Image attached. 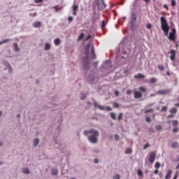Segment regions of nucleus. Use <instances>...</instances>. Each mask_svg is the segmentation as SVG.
Listing matches in <instances>:
<instances>
[{"label":"nucleus","mask_w":179,"mask_h":179,"mask_svg":"<svg viewBox=\"0 0 179 179\" xmlns=\"http://www.w3.org/2000/svg\"><path fill=\"white\" fill-rule=\"evenodd\" d=\"M137 174H138V176H140V177H142V176H143V173L142 172V171L141 169H138L137 171Z\"/></svg>","instance_id":"15"},{"label":"nucleus","mask_w":179,"mask_h":179,"mask_svg":"<svg viewBox=\"0 0 179 179\" xmlns=\"http://www.w3.org/2000/svg\"><path fill=\"white\" fill-rule=\"evenodd\" d=\"M83 99H85V96L83 98H82Z\"/></svg>","instance_id":"56"},{"label":"nucleus","mask_w":179,"mask_h":179,"mask_svg":"<svg viewBox=\"0 0 179 179\" xmlns=\"http://www.w3.org/2000/svg\"><path fill=\"white\" fill-rule=\"evenodd\" d=\"M171 174H173V171H172L171 170H169V171L166 172L165 178H166V179H170V177H171Z\"/></svg>","instance_id":"11"},{"label":"nucleus","mask_w":179,"mask_h":179,"mask_svg":"<svg viewBox=\"0 0 179 179\" xmlns=\"http://www.w3.org/2000/svg\"><path fill=\"white\" fill-rule=\"evenodd\" d=\"M131 90L127 91V94H131Z\"/></svg>","instance_id":"48"},{"label":"nucleus","mask_w":179,"mask_h":179,"mask_svg":"<svg viewBox=\"0 0 179 179\" xmlns=\"http://www.w3.org/2000/svg\"><path fill=\"white\" fill-rule=\"evenodd\" d=\"M52 174H53V176H57V174H58V170L57 169H53L52 171Z\"/></svg>","instance_id":"17"},{"label":"nucleus","mask_w":179,"mask_h":179,"mask_svg":"<svg viewBox=\"0 0 179 179\" xmlns=\"http://www.w3.org/2000/svg\"><path fill=\"white\" fill-rule=\"evenodd\" d=\"M78 5H76V4H74L73 6V15H74V16H76V11L78 10Z\"/></svg>","instance_id":"8"},{"label":"nucleus","mask_w":179,"mask_h":179,"mask_svg":"<svg viewBox=\"0 0 179 179\" xmlns=\"http://www.w3.org/2000/svg\"><path fill=\"white\" fill-rule=\"evenodd\" d=\"M146 28L148 29H152V24H150V23H148L146 24Z\"/></svg>","instance_id":"24"},{"label":"nucleus","mask_w":179,"mask_h":179,"mask_svg":"<svg viewBox=\"0 0 179 179\" xmlns=\"http://www.w3.org/2000/svg\"><path fill=\"white\" fill-rule=\"evenodd\" d=\"M34 27H40L41 26V22H36L33 24Z\"/></svg>","instance_id":"14"},{"label":"nucleus","mask_w":179,"mask_h":179,"mask_svg":"<svg viewBox=\"0 0 179 179\" xmlns=\"http://www.w3.org/2000/svg\"><path fill=\"white\" fill-rule=\"evenodd\" d=\"M14 48L15 51H17V44L14 43Z\"/></svg>","instance_id":"36"},{"label":"nucleus","mask_w":179,"mask_h":179,"mask_svg":"<svg viewBox=\"0 0 179 179\" xmlns=\"http://www.w3.org/2000/svg\"><path fill=\"white\" fill-rule=\"evenodd\" d=\"M1 115H2V113L1 112H0V117H1Z\"/></svg>","instance_id":"53"},{"label":"nucleus","mask_w":179,"mask_h":179,"mask_svg":"<svg viewBox=\"0 0 179 179\" xmlns=\"http://www.w3.org/2000/svg\"><path fill=\"white\" fill-rule=\"evenodd\" d=\"M134 97L136 99H140V97H142V94L138 91H136L134 92Z\"/></svg>","instance_id":"10"},{"label":"nucleus","mask_w":179,"mask_h":179,"mask_svg":"<svg viewBox=\"0 0 179 179\" xmlns=\"http://www.w3.org/2000/svg\"><path fill=\"white\" fill-rule=\"evenodd\" d=\"M171 113L172 114H176L177 113V109H176V108H173L172 110H171Z\"/></svg>","instance_id":"22"},{"label":"nucleus","mask_w":179,"mask_h":179,"mask_svg":"<svg viewBox=\"0 0 179 179\" xmlns=\"http://www.w3.org/2000/svg\"><path fill=\"white\" fill-rule=\"evenodd\" d=\"M131 152H132V150H131V148H127V149L126 150V151H125V153H126L127 155H128V154L131 153Z\"/></svg>","instance_id":"19"},{"label":"nucleus","mask_w":179,"mask_h":179,"mask_svg":"<svg viewBox=\"0 0 179 179\" xmlns=\"http://www.w3.org/2000/svg\"><path fill=\"white\" fill-rule=\"evenodd\" d=\"M106 110V111H111V108L108 106L105 108Z\"/></svg>","instance_id":"38"},{"label":"nucleus","mask_w":179,"mask_h":179,"mask_svg":"<svg viewBox=\"0 0 179 179\" xmlns=\"http://www.w3.org/2000/svg\"><path fill=\"white\" fill-rule=\"evenodd\" d=\"M160 167V163L157 162L155 163V169H159Z\"/></svg>","instance_id":"26"},{"label":"nucleus","mask_w":179,"mask_h":179,"mask_svg":"<svg viewBox=\"0 0 179 179\" xmlns=\"http://www.w3.org/2000/svg\"><path fill=\"white\" fill-rule=\"evenodd\" d=\"M173 125L176 127V125H178V122L177 120H175L173 122Z\"/></svg>","instance_id":"30"},{"label":"nucleus","mask_w":179,"mask_h":179,"mask_svg":"<svg viewBox=\"0 0 179 179\" xmlns=\"http://www.w3.org/2000/svg\"><path fill=\"white\" fill-rule=\"evenodd\" d=\"M171 5H172V6H176V1L172 0L171 1Z\"/></svg>","instance_id":"35"},{"label":"nucleus","mask_w":179,"mask_h":179,"mask_svg":"<svg viewBox=\"0 0 179 179\" xmlns=\"http://www.w3.org/2000/svg\"><path fill=\"white\" fill-rule=\"evenodd\" d=\"M50 48H51V45H50V44L48 43L45 44V50H50Z\"/></svg>","instance_id":"20"},{"label":"nucleus","mask_w":179,"mask_h":179,"mask_svg":"<svg viewBox=\"0 0 179 179\" xmlns=\"http://www.w3.org/2000/svg\"><path fill=\"white\" fill-rule=\"evenodd\" d=\"M113 106H114V107H115V108H118L120 107V106L117 103H114Z\"/></svg>","instance_id":"34"},{"label":"nucleus","mask_w":179,"mask_h":179,"mask_svg":"<svg viewBox=\"0 0 179 179\" xmlns=\"http://www.w3.org/2000/svg\"><path fill=\"white\" fill-rule=\"evenodd\" d=\"M166 110H167V106H164V107L162 108V111H166Z\"/></svg>","instance_id":"42"},{"label":"nucleus","mask_w":179,"mask_h":179,"mask_svg":"<svg viewBox=\"0 0 179 179\" xmlns=\"http://www.w3.org/2000/svg\"><path fill=\"white\" fill-rule=\"evenodd\" d=\"M110 117L113 120H115V113H110Z\"/></svg>","instance_id":"25"},{"label":"nucleus","mask_w":179,"mask_h":179,"mask_svg":"<svg viewBox=\"0 0 179 179\" xmlns=\"http://www.w3.org/2000/svg\"><path fill=\"white\" fill-rule=\"evenodd\" d=\"M149 0H145V2H148Z\"/></svg>","instance_id":"54"},{"label":"nucleus","mask_w":179,"mask_h":179,"mask_svg":"<svg viewBox=\"0 0 179 179\" xmlns=\"http://www.w3.org/2000/svg\"><path fill=\"white\" fill-rule=\"evenodd\" d=\"M73 20V18L72 17H69V22H72Z\"/></svg>","instance_id":"44"},{"label":"nucleus","mask_w":179,"mask_h":179,"mask_svg":"<svg viewBox=\"0 0 179 179\" xmlns=\"http://www.w3.org/2000/svg\"><path fill=\"white\" fill-rule=\"evenodd\" d=\"M123 115H124L122 113H120L119 116L117 117V120H122Z\"/></svg>","instance_id":"27"},{"label":"nucleus","mask_w":179,"mask_h":179,"mask_svg":"<svg viewBox=\"0 0 179 179\" xmlns=\"http://www.w3.org/2000/svg\"><path fill=\"white\" fill-rule=\"evenodd\" d=\"M135 1H138V0H135Z\"/></svg>","instance_id":"57"},{"label":"nucleus","mask_w":179,"mask_h":179,"mask_svg":"<svg viewBox=\"0 0 179 179\" xmlns=\"http://www.w3.org/2000/svg\"><path fill=\"white\" fill-rule=\"evenodd\" d=\"M105 26H106V22H104V21H102L101 29H104Z\"/></svg>","instance_id":"33"},{"label":"nucleus","mask_w":179,"mask_h":179,"mask_svg":"<svg viewBox=\"0 0 179 179\" xmlns=\"http://www.w3.org/2000/svg\"><path fill=\"white\" fill-rule=\"evenodd\" d=\"M85 135H87V134H91V136L89 137V141L92 142V143H96L97 142V136H99V131L96 130H91L90 131H84Z\"/></svg>","instance_id":"1"},{"label":"nucleus","mask_w":179,"mask_h":179,"mask_svg":"<svg viewBox=\"0 0 179 179\" xmlns=\"http://www.w3.org/2000/svg\"><path fill=\"white\" fill-rule=\"evenodd\" d=\"M178 175H179V172H178V171H176V172L175 173L174 177H175L176 178H178Z\"/></svg>","instance_id":"32"},{"label":"nucleus","mask_w":179,"mask_h":179,"mask_svg":"<svg viewBox=\"0 0 179 179\" xmlns=\"http://www.w3.org/2000/svg\"><path fill=\"white\" fill-rule=\"evenodd\" d=\"M35 3H41L43 2V0H34Z\"/></svg>","instance_id":"28"},{"label":"nucleus","mask_w":179,"mask_h":179,"mask_svg":"<svg viewBox=\"0 0 179 179\" xmlns=\"http://www.w3.org/2000/svg\"><path fill=\"white\" fill-rule=\"evenodd\" d=\"M94 163H99V160L94 159Z\"/></svg>","instance_id":"50"},{"label":"nucleus","mask_w":179,"mask_h":179,"mask_svg":"<svg viewBox=\"0 0 179 179\" xmlns=\"http://www.w3.org/2000/svg\"><path fill=\"white\" fill-rule=\"evenodd\" d=\"M170 54H171L170 59H171V61H174V59H176V50H171L170 51Z\"/></svg>","instance_id":"7"},{"label":"nucleus","mask_w":179,"mask_h":179,"mask_svg":"<svg viewBox=\"0 0 179 179\" xmlns=\"http://www.w3.org/2000/svg\"><path fill=\"white\" fill-rule=\"evenodd\" d=\"M135 79H144L145 76L143 74L141 73H138L136 76H134Z\"/></svg>","instance_id":"9"},{"label":"nucleus","mask_w":179,"mask_h":179,"mask_svg":"<svg viewBox=\"0 0 179 179\" xmlns=\"http://www.w3.org/2000/svg\"><path fill=\"white\" fill-rule=\"evenodd\" d=\"M176 30L174 29H172V31L169 34V39L171 40L172 41H174L176 40Z\"/></svg>","instance_id":"4"},{"label":"nucleus","mask_w":179,"mask_h":179,"mask_svg":"<svg viewBox=\"0 0 179 179\" xmlns=\"http://www.w3.org/2000/svg\"><path fill=\"white\" fill-rule=\"evenodd\" d=\"M177 146H178V144L177 143H174L173 145H172V148H177Z\"/></svg>","instance_id":"31"},{"label":"nucleus","mask_w":179,"mask_h":179,"mask_svg":"<svg viewBox=\"0 0 179 179\" xmlns=\"http://www.w3.org/2000/svg\"><path fill=\"white\" fill-rule=\"evenodd\" d=\"M85 53L89 58H93V57H94V50L93 49V46L87 45L85 48Z\"/></svg>","instance_id":"3"},{"label":"nucleus","mask_w":179,"mask_h":179,"mask_svg":"<svg viewBox=\"0 0 179 179\" xmlns=\"http://www.w3.org/2000/svg\"><path fill=\"white\" fill-rule=\"evenodd\" d=\"M157 173H159V171L157 169L155 170L154 174H157Z\"/></svg>","instance_id":"47"},{"label":"nucleus","mask_w":179,"mask_h":179,"mask_svg":"<svg viewBox=\"0 0 179 179\" xmlns=\"http://www.w3.org/2000/svg\"><path fill=\"white\" fill-rule=\"evenodd\" d=\"M38 139H37V138H36V139H34V145H35V146H37L38 145Z\"/></svg>","instance_id":"18"},{"label":"nucleus","mask_w":179,"mask_h":179,"mask_svg":"<svg viewBox=\"0 0 179 179\" xmlns=\"http://www.w3.org/2000/svg\"><path fill=\"white\" fill-rule=\"evenodd\" d=\"M60 43H61V40L59 38L55 39L54 44H55L56 45H59Z\"/></svg>","instance_id":"13"},{"label":"nucleus","mask_w":179,"mask_h":179,"mask_svg":"<svg viewBox=\"0 0 179 179\" xmlns=\"http://www.w3.org/2000/svg\"><path fill=\"white\" fill-rule=\"evenodd\" d=\"M113 179H120V175H116L113 177Z\"/></svg>","instance_id":"40"},{"label":"nucleus","mask_w":179,"mask_h":179,"mask_svg":"<svg viewBox=\"0 0 179 179\" xmlns=\"http://www.w3.org/2000/svg\"><path fill=\"white\" fill-rule=\"evenodd\" d=\"M173 132H178V129L177 128L173 129Z\"/></svg>","instance_id":"45"},{"label":"nucleus","mask_w":179,"mask_h":179,"mask_svg":"<svg viewBox=\"0 0 179 179\" xmlns=\"http://www.w3.org/2000/svg\"><path fill=\"white\" fill-rule=\"evenodd\" d=\"M173 179H177V178L173 177Z\"/></svg>","instance_id":"55"},{"label":"nucleus","mask_w":179,"mask_h":179,"mask_svg":"<svg viewBox=\"0 0 179 179\" xmlns=\"http://www.w3.org/2000/svg\"><path fill=\"white\" fill-rule=\"evenodd\" d=\"M22 173L24 174H29V169H22Z\"/></svg>","instance_id":"16"},{"label":"nucleus","mask_w":179,"mask_h":179,"mask_svg":"<svg viewBox=\"0 0 179 179\" xmlns=\"http://www.w3.org/2000/svg\"><path fill=\"white\" fill-rule=\"evenodd\" d=\"M161 27L163 30L165 36H169V30L170 27H169V24H167V21L163 17H161Z\"/></svg>","instance_id":"2"},{"label":"nucleus","mask_w":179,"mask_h":179,"mask_svg":"<svg viewBox=\"0 0 179 179\" xmlns=\"http://www.w3.org/2000/svg\"><path fill=\"white\" fill-rule=\"evenodd\" d=\"M115 96H118V94H120V92H118V91H115Z\"/></svg>","instance_id":"46"},{"label":"nucleus","mask_w":179,"mask_h":179,"mask_svg":"<svg viewBox=\"0 0 179 179\" xmlns=\"http://www.w3.org/2000/svg\"><path fill=\"white\" fill-rule=\"evenodd\" d=\"M156 80H157L156 78H152L150 80V83H155Z\"/></svg>","instance_id":"21"},{"label":"nucleus","mask_w":179,"mask_h":179,"mask_svg":"<svg viewBox=\"0 0 179 179\" xmlns=\"http://www.w3.org/2000/svg\"><path fill=\"white\" fill-rule=\"evenodd\" d=\"M115 138L116 140H118V138H119V137H118L117 135H115Z\"/></svg>","instance_id":"49"},{"label":"nucleus","mask_w":179,"mask_h":179,"mask_svg":"<svg viewBox=\"0 0 179 179\" xmlns=\"http://www.w3.org/2000/svg\"><path fill=\"white\" fill-rule=\"evenodd\" d=\"M84 36L85 35L83 34H80V36L78 37V40H82V38H83Z\"/></svg>","instance_id":"29"},{"label":"nucleus","mask_w":179,"mask_h":179,"mask_svg":"<svg viewBox=\"0 0 179 179\" xmlns=\"http://www.w3.org/2000/svg\"><path fill=\"white\" fill-rule=\"evenodd\" d=\"M147 148H149V144H145L143 147V149H147Z\"/></svg>","instance_id":"43"},{"label":"nucleus","mask_w":179,"mask_h":179,"mask_svg":"<svg viewBox=\"0 0 179 179\" xmlns=\"http://www.w3.org/2000/svg\"><path fill=\"white\" fill-rule=\"evenodd\" d=\"M98 8H99L100 9H103L106 8V4H104V2L103 1V0H99L98 1Z\"/></svg>","instance_id":"6"},{"label":"nucleus","mask_w":179,"mask_h":179,"mask_svg":"<svg viewBox=\"0 0 179 179\" xmlns=\"http://www.w3.org/2000/svg\"><path fill=\"white\" fill-rule=\"evenodd\" d=\"M156 129L160 131V129H162V126H157Z\"/></svg>","instance_id":"39"},{"label":"nucleus","mask_w":179,"mask_h":179,"mask_svg":"<svg viewBox=\"0 0 179 179\" xmlns=\"http://www.w3.org/2000/svg\"><path fill=\"white\" fill-rule=\"evenodd\" d=\"M145 121H146L147 122H150V117H147L145 118Z\"/></svg>","instance_id":"37"},{"label":"nucleus","mask_w":179,"mask_h":179,"mask_svg":"<svg viewBox=\"0 0 179 179\" xmlns=\"http://www.w3.org/2000/svg\"><path fill=\"white\" fill-rule=\"evenodd\" d=\"M89 38H90V35H89V36H87V38H86V40H89Z\"/></svg>","instance_id":"51"},{"label":"nucleus","mask_w":179,"mask_h":179,"mask_svg":"<svg viewBox=\"0 0 179 179\" xmlns=\"http://www.w3.org/2000/svg\"><path fill=\"white\" fill-rule=\"evenodd\" d=\"M139 90H141V92H146V87H141L140 88H139Z\"/></svg>","instance_id":"23"},{"label":"nucleus","mask_w":179,"mask_h":179,"mask_svg":"<svg viewBox=\"0 0 179 179\" xmlns=\"http://www.w3.org/2000/svg\"><path fill=\"white\" fill-rule=\"evenodd\" d=\"M156 159V153L155 152H152L150 155V157H149V162L150 163H153L155 162V159Z\"/></svg>","instance_id":"5"},{"label":"nucleus","mask_w":179,"mask_h":179,"mask_svg":"<svg viewBox=\"0 0 179 179\" xmlns=\"http://www.w3.org/2000/svg\"><path fill=\"white\" fill-rule=\"evenodd\" d=\"M164 8H167V6L166 5H164Z\"/></svg>","instance_id":"52"},{"label":"nucleus","mask_w":179,"mask_h":179,"mask_svg":"<svg viewBox=\"0 0 179 179\" xmlns=\"http://www.w3.org/2000/svg\"><path fill=\"white\" fill-rule=\"evenodd\" d=\"M94 106L95 107H97V108H99V110H104L105 109L104 106H101V105H100V104H99V103H97L96 102L94 103Z\"/></svg>","instance_id":"12"},{"label":"nucleus","mask_w":179,"mask_h":179,"mask_svg":"<svg viewBox=\"0 0 179 179\" xmlns=\"http://www.w3.org/2000/svg\"><path fill=\"white\" fill-rule=\"evenodd\" d=\"M158 68L159 69H161V71H163V69H164V66H159Z\"/></svg>","instance_id":"41"}]
</instances>
